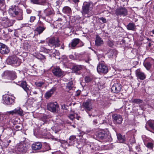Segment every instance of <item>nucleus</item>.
I'll use <instances>...</instances> for the list:
<instances>
[{
    "label": "nucleus",
    "instance_id": "obj_1",
    "mask_svg": "<svg viewBox=\"0 0 154 154\" xmlns=\"http://www.w3.org/2000/svg\"><path fill=\"white\" fill-rule=\"evenodd\" d=\"M90 6L91 4L89 2H85L83 3L81 12L84 17H89L93 15L92 8Z\"/></svg>",
    "mask_w": 154,
    "mask_h": 154
},
{
    "label": "nucleus",
    "instance_id": "obj_2",
    "mask_svg": "<svg viewBox=\"0 0 154 154\" xmlns=\"http://www.w3.org/2000/svg\"><path fill=\"white\" fill-rule=\"evenodd\" d=\"M28 148V146L26 143L24 142H21L16 145L12 152L18 154L23 153L26 152Z\"/></svg>",
    "mask_w": 154,
    "mask_h": 154
},
{
    "label": "nucleus",
    "instance_id": "obj_3",
    "mask_svg": "<svg viewBox=\"0 0 154 154\" xmlns=\"http://www.w3.org/2000/svg\"><path fill=\"white\" fill-rule=\"evenodd\" d=\"M82 107L88 113L93 108V104L91 100H90L86 101L83 103Z\"/></svg>",
    "mask_w": 154,
    "mask_h": 154
},
{
    "label": "nucleus",
    "instance_id": "obj_4",
    "mask_svg": "<svg viewBox=\"0 0 154 154\" xmlns=\"http://www.w3.org/2000/svg\"><path fill=\"white\" fill-rule=\"evenodd\" d=\"M8 63L10 64H14L18 66L20 64V60L16 56H10L7 60Z\"/></svg>",
    "mask_w": 154,
    "mask_h": 154
},
{
    "label": "nucleus",
    "instance_id": "obj_5",
    "mask_svg": "<svg viewBox=\"0 0 154 154\" xmlns=\"http://www.w3.org/2000/svg\"><path fill=\"white\" fill-rule=\"evenodd\" d=\"M59 107V105L57 102H50L48 104L47 109L48 110L55 113L56 112L57 109Z\"/></svg>",
    "mask_w": 154,
    "mask_h": 154
},
{
    "label": "nucleus",
    "instance_id": "obj_6",
    "mask_svg": "<svg viewBox=\"0 0 154 154\" xmlns=\"http://www.w3.org/2000/svg\"><path fill=\"white\" fill-rule=\"evenodd\" d=\"M2 99L3 101V103L8 105H13L15 101L14 97L12 98L7 95L3 96Z\"/></svg>",
    "mask_w": 154,
    "mask_h": 154
},
{
    "label": "nucleus",
    "instance_id": "obj_7",
    "mask_svg": "<svg viewBox=\"0 0 154 154\" xmlns=\"http://www.w3.org/2000/svg\"><path fill=\"white\" fill-rule=\"evenodd\" d=\"M113 122L115 124H120L123 120V118L121 116L117 114L112 115V116Z\"/></svg>",
    "mask_w": 154,
    "mask_h": 154
},
{
    "label": "nucleus",
    "instance_id": "obj_8",
    "mask_svg": "<svg viewBox=\"0 0 154 154\" xmlns=\"http://www.w3.org/2000/svg\"><path fill=\"white\" fill-rule=\"evenodd\" d=\"M97 70L99 73H106L108 71L107 67L102 63H100L97 67Z\"/></svg>",
    "mask_w": 154,
    "mask_h": 154
},
{
    "label": "nucleus",
    "instance_id": "obj_9",
    "mask_svg": "<svg viewBox=\"0 0 154 154\" xmlns=\"http://www.w3.org/2000/svg\"><path fill=\"white\" fill-rule=\"evenodd\" d=\"M122 88L121 84L118 82L115 83L112 87L111 91L112 92L115 93H118L121 91Z\"/></svg>",
    "mask_w": 154,
    "mask_h": 154
},
{
    "label": "nucleus",
    "instance_id": "obj_10",
    "mask_svg": "<svg viewBox=\"0 0 154 154\" xmlns=\"http://www.w3.org/2000/svg\"><path fill=\"white\" fill-rule=\"evenodd\" d=\"M14 114H18L20 116H22L23 114V110L20 108H17L14 110L7 112L5 115H9L10 114L13 115Z\"/></svg>",
    "mask_w": 154,
    "mask_h": 154
},
{
    "label": "nucleus",
    "instance_id": "obj_11",
    "mask_svg": "<svg viewBox=\"0 0 154 154\" xmlns=\"http://www.w3.org/2000/svg\"><path fill=\"white\" fill-rule=\"evenodd\" d=\"M59 41L57 38H55L52 37L49 40L48 45L51 47L53 46L54 45L55 47H58L60 45Z\"/></svg>",
    "mask_w": 154,
    "mask_h": 154
},
{
    "label": "nucleus",
    "instance_id": "obj_12",
    "mask_svg": "<svg viewBox=\"0 0 154 154\" xmlns=\"http://www.w3.org/2000/svg\"><path fill=\"white\" fill-rule=\"evenodd\" d=\"M128 11L125 8H118L116 11L115 14L117 15H123L124 16L127 14Z\"/></svg>",
    "mask_w": 154,
    "mask_h": 154
},
{
    "label": "nucleus",
    "instance_id": "obj_13",
    "mask_svg": "<svg viewBox=\"0 0 154 154\" xmlns=\"http://www.w3.org/2000/svg\"><path fill=\"white\" fill-rule=\"evenodd\" d=\"M9 51L8 48L5 45L0 43V53L2 54H7Z\"/></svg>",
    "mask_w": 154,
    "mask_h": 154
},
{
    "label": "nucleus",
    "instance_id": "obj_14",
    "mask_svg": "<svg viewBox=\"0 0 154 154\" xmlns=\"http://www.w3.org/2000/svg\"><path fill=\"white\" fill-rule=\"evenodd\" d=\"M17 7L14 5L12 6L9 10V13L12 16L15 17L17 15L18 12L17 11Z\"/></svg>",
    "mask_w": 154,
    "mask_h": 154
},
{
    "label": "nucleus",
    "instance_id": "obj_15",
    "mask_svg": "<svg viewBox=\"0 0 154 154\" xmlns=\"http://www.w3.org/2000/svg\"><path fill=\"white\" fill-rule=\"evenodd\" d=\"M52 72L55 76L60 77L63 75V72L59 67L54 68L52 70Z\"/></svg>",
    "mask_w": 154,
    "mask_h": 154
},
{
    "label": "nucleus",
    "instance_id": "obj_16",
    "mask_svg": "<svg viewBox=\"0 0 154 154\" xmlns=\"http://www.w3.org/2000/svg\"><path fill=\"white\" fill-rule=\"evenodd\" d=\"M136 74L137 78L141 80L145 79L146 77V75L145 74L139 69L136 70Z\"/></svg>",
    "mask_w": 154,
    "mask_h": 154
},
{
    "label": "nucleus",
    "instance_id": "obj_17",
    "mask_svg": "<svg viewBox=\"0 0 154 154\" xmlns=\"http://www.w3.org/2000/svg\"><path fill=\"white\" fill-rule=\"evenodd\" d=\"M42 147V145L40 142H36L34 143L32 146V150H38L41 149Z\"/></svg>",
    "mask_w": 154,
    "mask_h": 154
},
{
    "label": "nucleus",
    "instance_id": "obj_18",
    "mask_svg": "<svg viewBox=\"0 0 154 154\" xmlns=\"http://www.w3.org/2000/svg\"><path fill=\"white\" fill-rule=\"evenodd\" d=\"M56 88L55 87H52L50 90L47 92L45 94V97L46 99H48L51 97L56 90Z\"/></svg>",
    "mask_w": 154,
    "mask_h": 154
},
{
    "label": "nucleus",
    "instance_id": "obj_19",
    "mask_svg": "<svg viewBox=\"0 0 154 154\" xmlns=\"http://www.w3.org/2000/svg\"><path fill=\"white\" fill-rule=\"evenodd\" d=\"M80 40L79 38H74L73 39L72 42L69 44V46L72 49H74L77 45L79 43Z\"/></svg>",
    "mask_w": 154,
    "mask_h": 154
},
{
    "label": "nucleus",
    "instance_id": "obj_20",
    "mask_svg": "<svg viewBox=\"0 0 154 154\" xmlns=\"http://www.w3.org/2000/svg\"><path fill=\"white\" fill-rule=\"evenodd\" d=\"M106 135V134H104V132L101 131H99L96 133L97 137L101 139H103L105 138Z\"/></svg>",
    "mask_w": 154,
    "mask_h": 154
},
{
    "label": "nucleus",
    "instance_id": "obj_21",
    "mask_svg": "<svg viewBox=\"0 0 154 154\" xmlns=\"http://www.w3.org/2000/svg\"><path fill=\"white\" fill-rule=\"evenodd\" d=\"M19 85L28 94L29 89L27 87L28 85L26 82L25 81H22L20 83Z\"/></svg>",
    "mask_w": 154,
    "mask_h": 154
},
{
    "label": "nucleus",
    "instance_id": "obj_22",
    "mask_svg": "<svg viewBox=\"0 0 154 154\" xmlns=\"http://www.w3.org/2000/svg\"><path fill=\"white\" fill-rule=\"evenodd\" d=\"M118 140L120 143H124L125 141V136L121 135L120 134H117Z\"/></svg>",
    "mask_w": 154,
    "mask_h": 154
},
{
    "label": "nucleus",
    "instance_id": "obj_23",
    "mask_svg": "<svg viewBox=\"0 0 154 154\" xmlns=\"http://www.w3.org/2000/svg\"><path fill=\"white\" fill-rule=\"evenodd\" d=\"M63 13L67 14L68 15H70L72 12L71 9L69 7H64L63 9Z\"/></svg>",
    "mask_w": 154,
    "mask_h": 154
},
{
    "label": "nucleus",
    "instance_id": "obj_24",
    "mask_svg": "<svg viewBox=\"0 0 154 154\" xmlns=\"http://www.w3.org/2000/svg\"><path fill=\"white\" fill-rule=\"evenodd\" d=\"M96 45L98 46L100 45L103 44V41L101 38L99 36H97L96 37L95 41Z\"/></svg>",
    "mask_w": 154,
    "mask_h": 154
},
{
    "label": "nucleus",
    "instance_id": "obj_25",
    "mask_svg": "<svg viewBox=\"0 0 154 154\" xmlns=\"http://www.w3.org/2000/svg\"><path fill=\"white\" fill-rule=\"evenodd\" d=\"M10 71H6L2 74V76L3 79L10 80L8 77H10Z\"/></svg>",
    "mask_w": 154,
    "mask_h": 154
},
{
    "label": "nucleus",
    "instance_id": "obj_26",
    "mask_svg": "<svg viewBox=\"0 0 154 154\" xmlns=\"http://www.w3.org/2000/svg\"><path fill=\"white\" fill-rule=\"evenodd\" d=\"M74 88L73 82L72 81H70L67 83L66 89L69 91L71 89H73Z\"/></svg>",
    "mask_w": 154,
    "mask_h": 154
},
{
    "label": "nucleus",
    "instance_id": "obj_27",
    "mask_svg": "<svg viewBox=\"0 0 154 154\" xmlns=\"http://www.w3.org/2000/svg\"><path fill=\"white\" fill-rule=\"evenodd\" d=\"M45 28V26H38L36 28L35 30L38 32L39 34H40L43 32Z\"/></svg>",
    "mask_w": 154,
    "mask_h": 154
},
{
    "label": "nucleus",
    "instance_id": "obj_28",
    "mask_svg": "<svg viewBox=\"0 0 154 154\" xmlns=\"http://www.w3.org/2000/svg\"><path fill=\"white\" fill-rule=\"evenodd\" d=\"M10 77L8 78L10 79V80H13L17 78V76L16 73L13 71H10Z\"/></svg>",
    "mask_w": 154,
    "mask_h": 154
},
{
    "label": "nucleus",
    "instance_id": "obj_29",
    "mask_svg": "<svg viewBox=\"0 0 154 154\" xmlns=\"http://www.w3.org/2000/svg\"><path fill=\"white\" fill-rule=\"evenodd\" d=\"M75 138L76 137L74 135H72L70 137L68 140V142L70 145H72L74 144V140Z\"/></svg>",
    "mask_w": 154,
    "mask_h": 154
},
{
    "label": "nucleus",
    "instance_id": "obj_30",
    "mask_svg": "<svg viewBox=\"0 0 154 154\" xmlns=\"http://www.w3.org/2000/svg\"><path fill=\"white\" fill-rule=\"evenodd\" d=\"M117 53V51L115 49L111 50L108 53V55L109 58H111L114 55H116Z\"/></svg>",
    "mask_w": 154,
    "mask_h": 154
},
{
    "label": "nucleus",
    "instance_id": "obj_31",
    "mask_svg": "<svg viewBox=\"0 0 154 154\" xmlns=\"http://www.w3.org/2000/svg\"><path fill=\"white\" fill-rule=\"evenodd\" d=\"M82 69L81 66L76 65L73 67L72 70L75 72L77 73L78 71Z\"/></svg>",
    "mask_w": 154,
    "mask_h": 154
},
{
    "label": "nucleus",
    "instance_id": "obj_32",
    "mask_svg": "<svg viewBox=\"0 0 154 154\" xmlns=\"http://www.w3.org/2000/svg\"><path fill=\"white\" fill-rule=\"evenodd\" d=\"M135 26V25L132 23H130L127 25V29L129 30H133Z\"/></svg>",
    "mask_w": 154,
    "mask_h": 154
},
{
    "label": "nucleus",
    "instance_id": "obj_33",
    "mask_svg": "<svg viewBox=\"0 0 154 154\" xmlns=\"http://www.w3.org/2000/svg\"><path fill=\"white\" fill-rule=\"evenodd\" d=\"M143 100L139 99H132L131 102L135 104H140L142 103Z\"/></svg>",
    "mask_w": 154,
    "mask_h": 154
},
{
    "label": "nucleus",
    "instance_id": "obj_34",
    "mask_svg": "<svg viewBox=\"0 0 154 154\" xmlns=\"http://www.w3.org/2000/svg\"><path fill=\"white\" fill-rule=\"evenodd\" d=\"M44 12L47 16L51 15L53 14V11L49 9L45 10L44 11Z\"/></svg>",
    "mask_w": 154,
    "mask_h": 154
},
{
    "label": "nucleus",
    "instance_id": "obj_35",
    "mask_svg": "<svg viewBox=\"0 0 154 154\" xmlns=\"http://www.w3.org/2000/svg\"><path fill=\"white\" fill-rule=\"evenodd\" d=\"M144 65L147 69H149L151 67V64L149 62H145L144 63Z\"/></svg>",
    "mask_w": 154,
    "mask_h": 154
},
{
    "label": "nucleus",
    "instance_id": "obj_36",
    "mask_svg": "<svg viewBox=\"0 0 154 154\" xmlns=\"http://www.w3.org/2000/svg\"><path fill=\"white\" fill-rule=\"evenodd\" d=\"M147 123L150 127L154 130V121H151L148 122Z\"/></svg>",
    "mask_w": 154,
    "mask_h": 154
},
{
    "label": "nucleus",
    "instance_id": "obj_37",
    "mask_svg": "<svg viewBox=\"0 0 154 154\" xmlns=\"http://www.w3.org/2000/svg\"><path fill=\"white\" fill-rule=\"evenodd\" d=\"M92 80V77L91 76H86L85 78V80L86 83H88Z\"/></svg>",
    "mask_w": 154,
    "mask_h": 154
},
{
    "label": "nucleus",
    "instance_id": "obj_38",
    "mask_svg": "<svg viewBox=\"0 0 154 154\" xmlns=\"http://www.w3.org/2000/svg\"><path fill=\"white\" fill-rule=\"evenodd\" d=\"M99 117L100 118V124H103L104 123H107L106 121L104 119V116H99Z\"/></svg>",
    "mask_w": 154,
    "mask_h": 154
},
{
    "label": "nucleus",
    "instance_id": "obj_39",
    "mask_svg": "<svg viewBox=\"0 0 154 154\" xmlns=\"http://www.w3.org/2000/svg\"><path fill=\"white\" fill-rule=\"evenodd\" d=\"M40 50L41 51L43 52L46 53H48L50 51L49 49H47L45 48L43 46H41Z\"/></svg>",
    "mask_w": 154,
    "mask_h": 154
},
{
    "label": "nucleus",
    "instance_id": "obj_40",
    "mask_svg": "<svg viewBox=\"0 0 154 154\" xmlns=\"http://www.w3.org/2000/svg\"><path fill=\"white\" fill-rule=\"evenodd\" d=\"M31 2L34 4H43L45 2V1L42 2H39V0H30Z\"/></svg>",
    "mask_w": 154,
    "mask_h": 154
},
{
    "label": "nucleus",
    "instance_id": "obj_41",
    "mask_svg": "<svg viewBox=\"0 0 154 154\" xmlns=\"http://www.w3.org/2000/svg\"><path fill=\"white\" fill-rule=\"evenodd\" d=\"M22 14L21 13L18 12L17 15H16V18L18 20H21L23 19Z\"/></svg>",
    "mask_w": 154,
    "mask_h": 154
},
{
    "label": "nucleus",
    "instance_id": "obj_42",
    "mask_svg": "<svg viewBox=\"0 0 154 154\" xmlns=\"http://www.w3.org/2000/svg\"><path fill=\"white\" fill-rule=\"evenodd\" d=\"M106 43L108 46L111 47H112L114 45L113 42L112 41L109 40L106 42Z\"/></svg>",
    "mask_w": 154,
    "mask_h": 154
},
{
    "label": "nucleus",
    "instance_id": "obj_43",
    "mask_svg": "<svg viewBox=\"0 0 154 154\" xmlns=\"http://www.w3.org/2000/svg\"><path fill=\"white\" fill-rule=\"evenodd\" d=\"M76 115L74 113L71 114H70L68 116V117L71 120H73L75 118Z\"/></svg>",
    "mask_w": 154,
    "mask_h": 154
},
{
    "label": "nucleus",
    "instance_id": "obj_44",
    "mask_svg": "<svg viewBox=\"0 0 154 154\" xmlns=\"http://www.w3.org/2000/svg\"><path fill=\"white\" fill-rule=\"evenodd\" d=\"M146 146L149 148L152 149L153 147V144L152 143L149 142L147 143Z\"/></svg>",
    "mask_w": 154,
    "mask_h": 154
},
{
    "label": "nucleus",
    "instance_id": "obj_45",
    "mask_svg": "<svg viewBox=\"0 0 154 154\" xmlns=\"http://www.w3.org/2000/svg\"><path fill=\"white\" fill-rule=\"evenodd\" d=\"M129 142L131 144L134 143L136 141L134 137H131L129 140Z\"/></svg>",
    "mask_w": 154,
    "mask_h": 154
},
{
    "label": "nucleus",
    "instance_id": "obj_46",
    "mask_svg": "<svg viewBox=\"0 0 154 154\" xmlns=\"http://www.w3.org/2000/svg\"><path fill=\"white\" fill-rule=\"evenodd\" d=\"M90 147L91 148V149L93 151H96L98 149V148L96 146H94V144H93L90 145Z\"/></svg>",
    "mask_w": 154,
    "mask_h": 154
},
{
    "label": "nucleus",
    "instance_id": "obj_47",
    "mask_svg": "<svg viewBox=\"0 0 154 154\" xmlns=\"http://www.w3.org/2000/svg\"><path fill=\"white\" fill-rule=\"evenodd\" d=\"M2 20L4 23H7L8 21V19L7 17H3L2 18Z\"/></svg>",
    "mask_w": 154,
    "mask_h": 154
},
{
    "label": "nucleus",
    "instance_id": "obj_48",
    "mask_svg": "<svg viewBox=\"0 0 154 154\" xmlns=\"http://www.w3.org/2000/svg\"><path fill=\"white\" fill-rule=\"evenodd\" d=\"M37 58L40 60L44 59L45 58V56L41 54L38 55Z\"/></svg>",
    "mask_w": 154,
    "mask_h": 154
},
{
    "label": "nucleus",
    "instance_id": "obj_49",
    "mask_svg": "<svg viewBox=\"0 0 154 154\" xmlns=\"http://www.w3.org/2000/svg\"><path fill=\"white\" fill-rule=\"evenodd\" d=\"M35 83L36 86L38 87H41L44 84V83L42 82H40L37 83Z\"/></svg>",
    "mask_w": 154,
    "mask_h": 154
},
{
    "label": "nucleus",
    "instance_id": "obj_50",
    "mask_svg": "<svg viewBox=\"0 0 154 154\" xmlns=\"http://www.w3.org/2000/svg\"><path fill=\"white\" fill-rule=\"evenodd\" d=\"M36 17L35 16H31L30 17L29 21L31 23H32L34 21Z\"/></svg>",
    "mask_w": 154,
    "mask_h": 154
},
{
    "label": "nucleus",
    "instance_id": "obj_51",
    "mask_svg": "<svg viewBox=\"0 0 154 154\" xmlns=\"http://www.w3.org/2000/svg\"><path fill=\"white\" fill-rule=\"evenodd\" d=\"M37 25H38V26H44L43 23L40 21H38L37 23Z\"/></svg>",
    "mask_w": 154,
    "mask_h": 154
},
{
    "label": "nucleus",
    "instance_id": "obj_52",
    "mask_svg": "<svg viewBox=\"0 0 154 154\" xmlns=\"http://www.w3.org/2000/svg\"><path fill=\"white\" fill-rule=\"evenodd\" d=\"M99 20H100L103 23H105L106 22V19L103 17H101L99 19Z\"/></svg>",
    "mask_w": 154,
    "mask_h": 154
},
{
    "label": "nucleus",
    "instance_id": "obj_53",
    "mask_svg": "<svg viewBox=\"0 0 154 154\" xmlns=\"http://www.w3.org/2000/svg\"><path fill=\"white\" fill-rule=\"evenodd\" d=\"M135 148L138 151L140 152L141 151V149L140 148L139 145H138L136 146Z\"/></svg>",
    "mask_w": 154,
    "mask_h": 154
},
{
    "label": "nucleus",
    "instance_id": "obj_54",
    "mask_svg": "<svg viewBox=\"0 0 154 154\" xmlns=\"http://www.w3.org/2000/svg\"><path fill=\"white\" fill-rule=\"evenodd\" d=\"M93 132V131L90 130H87L85 131V133L86 134H89Z\"/></svg>",
    "mask_w": 154,
    "mask_h": 154
},
{
    "label": "nucleus",
    "instance_id": "obj_55",
    "mask_svg": "<svg viewBox=\"0 0 154 154\" xmlns=\"http://www.w3.org/2000/svg\"><path fill=\"white\" fill-rule=\"evenodd\" d=\"M44 1V0H39V2L40 3V2H42ZM44 1H45V2L43 3V4H42L41 3V4H39L41 5H45L47 3L46 2V0H44Z\"/></svg>",
    "mask_w": 154,
    "mask_h": 154
},
{
    "label": "nucleus",
    "instance_id": "obj_56",
    "mask_svg": "<svg viewBox=\"0 0 154 154\" xmlns=\"http://www.w3.org/2000/svg\"><path fill=\"white\" fill-rule=\"evenodd\" d=\"M61 108L63 109H66V105L65 104H63L61 105Z\"/></svg>",
    "mask_w": 154,
    "mask_h": 154
},
{
    "label": "nucleus",
    "instance_id": "obj_57",
    "mask_svg": "<svg viewBox=\"0 0 154 154\" xmlns=\"http://www.w3.org/2000/svg\"><path fill=\"white\" fill-rule=\"evenodd\" d=\"M5 3V0H0V3L4 4Z\"/></svg>",
    "mask_w": 154,
    "mask_h": 154
},
{
    "label": "nucleus",
    "instance_id": "obj_58",
    "mask_svg": "<svg viewBox=\"0 0 154 154\" xmlns=\"http://www.w3.org/2000/svg\"><path fill=\"white\" fill-rule=\"evenodd\" d=\"M93 123L94 125H96L97 123V120L95 119L93 121Z\"/></svg>",
    "mask_w": 154,
    "mask_h": 154
},
{
    "label": "nucleus",
    "instance_id": "obj_59",
    "mask_svg": "<svg viewBox=\"0 0 154 154\" xmlns=\"http://www.w3.org/2000/svg\"><path fill=\"white\" fill-rule=\"evenodd\" d=\"M15 128H16V129H18V130H19L20 129H21L19 125H16L15 126Z\"/></svg>",
    "mask_w": 154,
    "mask_h": 154
},
{
    "label": "nucleus",
    "instance_id": "obj_60",
    "mask_svg": "<svg viewBox=\"0 0 154 154\" xmlns=\"http://www.w3.org/2000/svg\"><path fill=\"white\" fill-rule=\"evenodd\" d=\"M26 12L28 14H30L31 12V11L29 9H27L26 10Z\"/></svg>",
    "mask_w": 154,
    "mask_h": 154
},
{
    "label": "nucleus",
    "instance_id": "obj_61",
    "mask_svg": "<svg viewBox=\"0 0 154 154\" xmlns=\"http://www.w3.org/2000/svg\"><path fill=\"white\" fill-rule=\"evenodd\" d=\"M69 58L71 59H73L74 57L72 55H70L69 56Z\"/></svg>",
    "mask_w": 154,
    "mask_h": 154
},
{
    "label": "nucleus",
    "instance_id": "obj_62",
    "mask_svg": "<svg viewBox=\"0 0 154 154\" xmlns=\"http://www.w3.org/2000/svg\"><path fill=\"white\" fill-rule=\"evenodd\" d=\"M45 42V41L41 40L40 43H43Z\"/></svg>",
    "mask_w": 154,
    "mask_h": 154
},
{
    "label": "nucleus",
    "instance_id": "obj_63",
    "mask_svg": "<svg viewBox=\"0 0 154 154\" xmlns=\"http://www.w3.org/2000/svg\"><path fill=\"white\" fill-rule=\"evenodd\" d=\"M91 60V59H88V60H85V61H86V62H87V63H89V60Z\"/></svg>",
    "mask_w": 154,
    "mask_h": 154
},
{
    "label": "nucleus",
    "instance_id": "obj_64",
    "mask_svg": "<svg viewBox=\"0 0 154 154\" xmlns=\"http://www.w3.org/2000/svg\"><path fill=\"white\" fill-rule=\"evenodd\" d=\"M60 129H59V130H57V131H55V133H57L58 132V131H60Z\"/></svg>",
    "mask_w": 154,
    "mask_h": 154
}]
</instances>
